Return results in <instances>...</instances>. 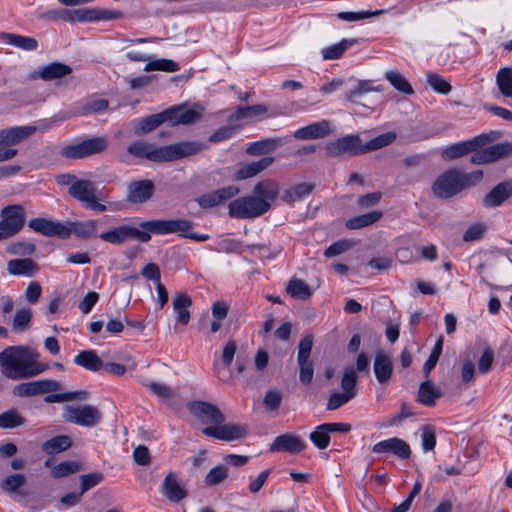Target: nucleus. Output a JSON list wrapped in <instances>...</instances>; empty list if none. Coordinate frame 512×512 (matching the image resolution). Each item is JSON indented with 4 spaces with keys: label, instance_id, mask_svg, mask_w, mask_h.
Segmentation results:
<instances>
[{
    "label": "nucleus",
    "instance_id": "1",
    "mask_svg": "<svg viewBox=\"0 0 512 512\" xmlns=\"http://www.w3.org/2000/svg\"><path fill=\"white\" fill-rule=\"evenodd\" d=\"M39 357V353L28 346H10L0 353V366L10 379L32 378L49 368L47 364L38 362Z\"/></svg>",
    "mask_w": 512,
    "mask_h": 512
},
{
    "label": "nucleus",
    "instance_id": "2",
    "mask_svg": "<svg viewBox=\"0 0 512 512\" xmlns=\"http://www.w3.org/2000/svg\"><path fill=\"white\" fill-rule=\"evenodd\" d=\"M206 146L200 142H179L167 146H156L144 140L130 143L127 153L137 159L150 162H170L201 152Z\"/></svg>",
    "mask_w": 512,
    "mask_h": 512
},
{
    "label": "nucleus",
    "instance_id": "3",
    "mask_svg": "<svg viewBox=\"0 0 512 512\" xmlns=\"http://www.w3.org/2000/svg\"><path fill=\"white\" fill-rule=\"evenodd\" d=\"M193 223L190 220L177 218V219H156L142 221L139 223L141 233L165 235L177 233L183 238L192 239L198 242H204L209 239L206 234H198L191 232Z\"/></svg>",
    "mask_w": 512,
    "mask_h": 512
},
{
    "label": "nucleus",
    "instance_id": "4",
    "mask_svg": "<svg viewBox=\"0 0 512 512\" xmlns=\"http://www.w3.org/2000/svg\"><path fill=\"white\" fill-rule=\"evenodd\" d=\"M36 132L32 125L14 126L0 130V163L13 159L18 150L13 146L20 144Z\"/></svg>",
    "mask_w": 512,
    "mask_h": 512
},
{
    "label": "nucleus",
    "instance_id": "5",
    "mask_svg": "<svg viewBox=\"0 0 512 512\" xmlns=\"http://www.w3.org/2000/svg\"><path fill=\"white\" fill-rule=\"evenodd\" d=\"M0 242L17 235L24 227L25 208L20 204H11L0 211Z\"/></svg>",
    "mask_w": 512,
    "mask_h": 512
},
{
    "label": "nucleus",
    "instance_id": "6",
    "mask_svg": "<svg viewBox=\"0 0 512 512\" xmlns=\"http://www.w3.org/2000/svg\"><path fill=\"white\" fill-rule=\"evenodd\" d=\"M270 210V205L254 194L239 197L229 204V215L236 219H254Z\"/></svg>",
    "mask_w": 512,
    "mask_h": 512
},
{
    "label": "nucleus",
    "instance_id": "7",
    "mask_svg": "<svg viewBox=\"0 0 512 512\" xmlns=\"http://www.w3.org/2000/svg\"><path fill=\"white\" fill-rule=\"evenodd\" d=\"M462 190L464 185L460 178V171L457 169L446 170L432 184L433 194L440 199L451 198Z\"/></svg>",
    "mask_w": 512,
    "mask_h": 512
},
{
    "label": "nucleus",
    "instance_id": "8",
    "mask_svg": "<svg viewBox=\"0 0 512 512\" xmlns=\"http://www.w3.org/2000/svg\"><path fill=\"white\" fill-rule=\"evenodd\" d=\"M498 136V132H490L488 134L478 135L467 141L452 144L442 151V158L446 160H453L465 156L470 152L474 153L476 149L481 148L488 142L496 140Z\"/></svg>",
    "mask_w": 512,
    "mask_h": 512
},
{
    "label": "nucleus",
    "instance_id": "9",
    "mask_svg": "<svg viewBox=\"0 0 512 512\" xmlns=\"http://www.w3.org/2000/svg\"><path fill=\"white\" fill-rule=\"evenodd\" d=\"M63 410L64 419L79 426L94 427L102 420V413L97 407L92 405L79 407L65 405Z\"/></svg>",
    "mask_w": 512,
    "mask_h": 512
},
{
    "label": "nucleus",
    "instance_id": "10",
    "mask_svg": "<svg viewBox=\"0 0 512 512\" xmlns=\"http://www.w3.org/2000/svg\"><path fill=\"white\" fill-rule=\"evenodd\" d=\"M74 199L84 203L87 208L98 212L107 210V206L97 201V188L90 180H78L68 189Z\"/></svg>",
    "mask_w": 512,
    "mask_h": 512
},
{
    "label": "nucleus",
    "instance_id": "11",
    "mask_svg": "<svg viewBox=\"0 0 512 512\" xmlns=\"http://www.w3.org/2000/svg\"><path fill=\"white\" fill-rule=\"evenodd\" d=\"M99 238L112 245H121L129 239L138 240L142 243L150 241V235L141 233L139 228L131 225H121L112 230L102 232Z\"/></svg>",
    "mask_w": 512,
    "mask_h": 512
},
{
    "label": "nucleus",
    "instance_id": "12",
    "mask_svg": "<svg viewBox=\"0 0 512 512\" xmlns=\"http://www.w3.org/2000/svg\"><path fill=\"white\" fill-rule=\"evenodd\" d=\"M328 157H337L341 154L360 155L365 154L362 141L358 135H347L325 145Z\"/></svg>",
    "mask_w": 512,
    "mask_h": 512
},
{
    "label": "nucleus",
    "instance_id": "13",
    "mask_svg": "<svg viewBox=\"0 0 512 512\" xmlns=\"http://www.w3.org/2000/svg\"><path fill=\"white\" fill-rule=\"evenodd\" d=\"M62 385L59 381L51 379H40L24 382L13 388V394L18 397H32L40 394L59 391Z\"/></svg>",
    "mask_w": 512,
    "mask_h": 512
},
{
    "label": "nucleus",
    "instance_id": "14",
    "mask_svg": "<svg viewBox=\"0 0 512 512\" xmlns=\"http://www.w3.org/2000/svg\"><path fill=\"white\" fill-rule=\"evenodd\" d=\"M249 428L246 424H218L217 426L205 427L202 433L206 436L222 440L234 441L244 438L248 434Z\"/></svg>",
    "mask_w": 512,
    "mask_h": 512
},
{
    "label": "nucleus",
    "instance_id": "15",
    "mask_svg": "<svg viewBox=\"0 0 512 512\" xmlns=\"http://www.w3.org/2000/svg\"><path fill=\"white\" fill-rule=\"evenodd\" d=\"M189 411L204 424H223L225 416L214 404L205 401H193L188 404Z\"/></svg>",
    "mask_w": 512,
    "mask_h": 512
},
{
    "label": "nucleus",
    "instance_id": "16",
    "mask_svg": "<svg viewBox=\"0 0 512 512\" xmlns=\"http://www.w3.org/2000/svg\"><path fill=\"white\" fill-rule=\"evenodd\" d=\"M512 152V144L509 142L494 144L483 149H476L470 161L472 164H486L508 156Z\"/></svg>",
    "mask_w": 512,
    "mask_h": 512
},
{
    "label": "nucleus",
    "instance_id": "17",
    "mask_svg": "<svg viewBox=\"0 0 512 512\" xmlns=\"http://www.w3.org/2000/svg\"><path fill=\"white\" fill-rule=\"evenodd\" d=\"M165 122H170L171 125H187L196 122L201 118L200 111L189 108L186 105H175L163 112Z\"/></svg>",
    "mask_w": 512,
    "mask_h": 512
},
{
    "label": "nucleus",
    "instance_id": "18",
    "mask_svg": "<svg viewBox=\"0 0 512 512\" xmlns=\"http://www.w3.org/2000/svg\"><path fill=\"white\" fill-rule=\"evenodd\" d=\"M72 73V68L61 62H51L47 65L39 66L28 75L30 80L41 79L43 81L60 80Z\"/></svg>",
    "mask_w": 512,
    "mask_h": 512
},
{
    "label": "nucleus",
    "instance_id": "19",
    "mask_svg": "<svg viewBox=\"0 0 512 512\" xmlns=\"http://www.w3.org/2000/svg\"><path fill=\"white\" fill-rule=\"evenodd\" d=\"M29 228L46 237H60L66 239L69 237L67 225L48 220L45 218H32L28 222Z\"/></svg>",
    "mask_w": 512,
    "mask_h": 512
},
{
    "label": "nucleus",
    "instance_id": "20",
    "mask_svg": "<svg viewBox=\"0 0 512 512\" xmlns=\"http://www.w3.org/2000/svg\"><path fill=\"white\" fill-rule=\"evenodd\" d=\"M239 192L240 189L236 186H226L201 195L199 198H197V203L202 208H212L226 202L227 200L232 199Z\"/></svg>",
    "mask_w": 512,
    "mask_h": 512
},
{
    "label": "nucleus",
    "instance_id": "21",
    "mask_svg": "<svg viewBox=\"0 0 512 512\" xmlns=\"http://www.w3.org/2000/svg\"><path fill=\"white\" fill-rule=\"evenodd\" d=\"M155 190V185L151 180L132 181L127 187L126 199L130 203H144L148 201Z\"/></svg>",
    "mask_w": 512,
    "mask_h": 512
},
{
    "label": "nucleus",
    "instance_id": "22",
    "mask_svg": "<svg viewBox=\"0 0 512 512\" xmlns=\"http://www.w3.org/2000/svg\"><path fill=\"white\" fill-rule=\"evenodd\" d=\"M374 453H391L401 459H408L411 450L408 443L400 438L393 437L382 440L372 447Z\"/></svg>",
    "mask_w": 512,
    "mask_h": 512
},
{
    "label": "nucleus",
    "instance_id": "23",
    "mask_svg": "<svg viewBox=\"0 0 512 512\" xmlns=\"http://www.w3.org/2000/svg\"><path fill=\"white\" fill-rule=\"evenodd\" d=\"M306 448V443L300 436L286 433L277 436L274 442L270 445L272 452H289L297 454Z\"/></svg>",
    "mask_w": 512,
    "mask_h": 512
},
{
    "label": "nucleus",
    "instance_id": "24",
    "mask_svg": "<svg viewBox=\"0 0 512 512\" xmlns=\"http://www.w3.org/2000/svg\"><path fill=\"white\" fill-rule=\"evenodd\" d=\"M162 494L171 502L179 503L187 497L186 489L181 485L178 476L174 472H169L161 485Z\"/></svg>",
    "mask_w": 512,
    "mask_h": 512
},
{
    "label": "nucleus",
    "instance_id": "25",
    "mask_svg": "<svg viewBox=\"0 0 512 512\" xmlns=\"http://www.w3.org/2000/svg\"><path fill=\"white\" fill-rule=\"evenodd\" d=\"M393 361L384 351H377L374 358L373 370L379 384H387L393 374Z\"/></svg>",
    "mask_w": 512,
    "mask_h": 512
},
{
    "label": "nucleus",
    "instance_id": "26",
    "mask_svg": "<svg viewBox=\"0 0 512 512\" xmlns=\"http://www.w3.org/2000/svg\"><path fill=\"white\" fill-rule=\"evenodd\" d=\"M331 133V125L329 120H321L314 122L305 127L297 129L293 136L299 140L322 139Z\"/></svg>",
    "mask_w": 512,
    "mask_h": 512
},
{
    "label": "nucleus",
    "instance_id": "27",
    "mask_svg": "<svg viewBox=\"0 0 512 512\" xmlns=\"http://www.w3.org/2000/svg\"><path fill=\"white\" fill-rule=\"evenodd\" d=\"M26 483V476L22 473L9 474L0 483L3 492L15 495L16 500L20 501L28 496V492L23 490L22 487Z\"/></svg>",
    "mask_w": 512,
    "mask_h": 512
},
{
    "label": "nucleus",
    "instance_id": "28",
    "mask_svg": "<svg viewBox=\"0 0 512 512\" xmlns=\"http://www.w3.org/2000/svg\"><path fill=\"white\" fill-rule=\"evenodd\" d=\"M7 271L10 275L33 277L39 271V265L30 257L8 261Z\"/></svg>",
    "mask_w": 512,
    "mask_h": 512
},
{
    "label": "nucleus",
    "instance_id": "29",
    "mask_svg": "<svg viewBox=\"0 0 512 512\" xmlns=\"http://www.w3.org/2000/svg\"><path fill=\"white\" fill-rule=\"evenodd\" d=\"M273 162L274 157H263L258 161L246 163L237 169L233 178L238 181L252 178L268 168Z\"/></svg>",
    "mask_w": 512,
    "mask_h": 512
},
{
    "label": "nucleus",
    "instance_id": "30",
    "mask_svg": "<svg viewBox=\"0 0 512 512\" xmlns=\"http://www.w3.org/2000/svg\"><path fill=\"white\" fill-rule=\"evenodd\" d=\"M279 184L273 179H264L259 181L253 188V194L260 200L265 201L272 206V203L278 198Z\"/></svg>",
    "mask_w": 512,
    "mask_h": 512
},
{
    "label": "nucleus",
    "instance_id": "31",
    "mask_svg": "<svg viewBox=\"0 0 512 512\" xmlns=\"http://www.w3.org/2000/svg\"><path fill=\"white\" fill-rule=\"evenodd\" d=\"M512 195V185L503 182L496 185L483 199L485 207H496L501 205Z\"/></svg>",
    "mask_w": 512,
    "mask_h": 512
},
{
    "label": "nucleus",
    "instance_id": "32",
    "mask_svg": "<svg viewBox=\"0 0 512 512\" xmlns=\"http://www.w3.org/2000/svg\"><path fill=\"white\" fill-rule=\"evenodd\" d=\"M0 38L6 44L25 51H35L38 48V41L34 37L2 32Z\"/></svg>",
    "mask_w": 512,
    "mask_h": 512
},
{
    "label": "nucleus",
    "instance_id": "33",
    "mask_svg": "<svg viewBox=\"0 0 512 512\" xmlns=\"http://www.w3.org/2000/svg\"><path fill=\"white\" fill-rule=\"evenodd\" d=\"M192 305V299L187 294L177 293L173 298V310L176 314V321L187 325L190 320L188 308Z\"/></svg>",
    "mask_w": 512,
    "mask_h": 512
},
{
    "label": "nucleus",
    "instance_id": "34",
    "mask_svg": "<svg viewBox=\"0 0 512 512\" xmlns=\"http://www.w3.org/2000/svg\"><path fill=\"white\" fill-rule=\"evenodd\" d=\"M358 43L356 38H344L340 42L321 50V56L324 60H337L352 46Z\"/></svg>",
    "mask_w": 512,
    "mask_h": 512
},
{
    "label": "nucleus",
    "instance_id": "35",
    "mask_svg": "<svg viewBox=\"0 0 512 512\" xmlns=\"http://www.w3.org/2000/svg\"><path fill=\"white\" fill-rule=\"evenodd\" d=\"M74 363L92 372L99 371L103 366V361L94 350L80 351L75 356Z\"/></svg>",
    "mask_w": 512,
    "mask_h": 512
},
{
    "label": "nucleus",
    "instance_id": "36",
    "mask_svg": "<svg viewBox=\"0 0 512 512\" xmlns=\"http://www.w3.org/2000/svg\"><path fill=\"white\" fill-rule=\"evenodd\" d=\"M442 396V391L430 380L426 379L419 386L418 401L426 406H434L438 398Z\"/></svg>",
    "mask_w": 512,
    "mask_h": 512
},
{
    "label": "nucleus",
    "instance_id": "37",
    "mask_svg": "<svg viewBox=\"0 0 512 512\" xmlns=\"http://www.w3.org/2000/svg\"><path fill=\"white\" fill-rule=\"evenodd\" d=\"M69 236L73 233L81 238H89L96 235L98 230L97 220L71 222L67 225Z\"/></svg>",
    "mask_w": 512,
    "mask_h": 512
},
{
    "label": "nucleus",
    "instance_id": "38",
    "mask_svg": "<svg viewBox=\"0 0 512 512\" xmlns=\"http://www.w3.org/2000/svg\"><path fill=\"white\" fill-rule=\"evenodd\" d=\"M372 91L381 92L383 88L381 85L373 86L371 80H358L356 86L345 93V99L352 103H359L358 99L365 93Z\"/></svg>",
    "mask_w": 512,
    "mask_h": 512
},
{
    "label": "nucleus",
    "instance_id": "39",
    "mask_svg": "<svg viewBox=\"0 0 512 512\" xmlns=\"http://www.w3.org/2000/svg\"><path fill=\"white\" fill-rule=\"evenodd\" d=\"M383 216L381 211H372L355 216L346 221V227L351 230L362 229L379 221Z\"/></svg>",
    "mask_w": 512,
    "mask_h": 512
},
{
    "label": "nucleus",
    "instance_id": "40",
    "mask_svg": "<svg viewBox=\"0 0 512 512\" xmlns=\"http://www.w3.org/2000/svg\"><path fill=\"white\" fill-rule=\"evenodd\" d=\"M72 444L69 436H55L42 444V450L48 455H54L67 450Z\"/></svg>",
    "mask_w": 512,
    "mask_h": 512
},
{
    "label": "nucleus",
    "instance_id": "41",
    "mask_svg": "<svg viewBox=\"0 0 512 512\" xmlns=\"http://www.w3.org/2000/svg\"><path fill=\"white\" fill-rule=\"evenodd\" d=\"M287 292L291 297L299 300H307L312 296L310 286L302 279L292 278L288 282Z\"/></svg>",
    "mask_w": 512,
    "mask_h": 512
},
{
    "label": "nucleus",
    "instance_id": "42",
    "mask_svg": "<svg viewBox=\"0 0 512 512\" xmlns=\"http://www.w3.org/2000/svg\"><path fill=\"white\" fill-rule=\"evenodd\" d=\"M385 79L399 92L412 95L414 90L408 80L397 70H390L385 73Z\"/></svg>",
    "mask_w": 512,
    "mask_h": 512
},
{
    "label": "nucleus",
    "instance_id": "43",
    "mask_svg": "<svg viewBox=\"0 0 512 512\" xmlns=\"http://www.w3.org/2000/svg\"><path fill=\"white\" fill-rule=\"evenodd\" d=\"M280 143L281 140L278 138H269L256 141L248 144L246 148V153L249 155L266 154L272 152L278 145H280Z\"/></svg>",
    "mask_w": 512,
    "mask_h": 512
},
{
    "label": "nucleus",
    "instance_id": "44",
    "mask_svg": "<svg viewBox=\"0 0 512 512\" xmlns=\"http://www.w3.org/2000/svg\"><path fill=\"white\" fill-rule=\"evenodd\" d=\"M163 113L153 114L138 120L137 126L135 127L136 135H143L151 132L152 130L159 127L164 123Z\"/></svg>",
    "mask_w": 512,
    "mask_h": 512
},
{
    "label": "nucleus",
    "instance_id": "45",
    "mask_svg": "<svg viewBox=\"0 0 512 512\" xmlns=\"http://www.w3.org/2000/svg\"><path fill=\"white\" fill-rule=\"evenodd\" d=\"M35 251V244L28 240L13 241L6 246V252L8 254L22 256L24 258L32 256Z\"/></svg>",
    "mask_w": 512,
    "mask_h": 512
},
{
    "label": "nucleus",
    "instance_id": "46",
    "mask_svg": "<svg viewBox=\"0 0 512 512\" xmlns=\"http://www.w3.org/2000/svg\"><path fill=\"white\" fill-rule=\"evenodd\" d=\"M313 189L314 185L312 184L300 183L286 190L283 195V199L287 203H294L308 196L313 191Z\"/></svg>",
    "mask_w": 512,
    "mask_h": 512
},
{
    "label": "nucleus",
    "instance_id": "47",
    "mask_svg": "<svg viewBox=\"0 0 512 512\" xmlns=\"http://www.w3.org/2000/svg\"><path fill=\"white\" fill-rule=\"evenodd\" d=\"M81 142L87 157L104 152L108 148L109 143L106 136L92 137Z\"/></svg>",
    "mask_w": 512,
    "mask_h": 512
},
{
    "label": "nucleus",
    "instance_id": "48",
    "mask_svg": "<svg viewBox=\"0 0 512 512\" xmlns=\"http://www.w3.org/2000/svg\"><path fill=\"white\" fill-rule=\"evenodd\" d=\"M496 84L505 97H512V68H501L496 76Z\"/></svg>",
    "mask_w": 512,
    "mask_h": 512
},
{
    "label": "nucleus",
    "instance_id": "49",
    "mask_svg": "<svg viewBox=\"0 0 512 512\" xmlns=\"http://www.w3.org/2000/svg\"><path fill=\"white\" fill-rule=\"evenodd\" d=\"M357 374L356 370L353 367L345 368L342 379H341V388L344 393L351 395L353 398L356 396V384H357Z\"/></svg>",
    "mask_w": 512,
    "mask_h": 512
},
{
    "label": "nucleus",
    "instance_id": "50",
    "mask_svg": "<svg viewBox=\"0 0 512 512\" xmlns=\"http://www.w3.org/2000/svg\"><path fill=\"white\" fill-rule=\"evenodd\" d=\"M267 110V107L263 104L238 107V109L231 115V120L238 121L245 118H252L266 113Z\"/></svg>",
    "mask_w": 512,
    "mask_h": 512
},
{
    "label": "nucleus",
    "instance_id": "51",
    "mask_svg": "<svg viewBox=\"0 0 512 512\" xmlns=\"http://www.w3.org/2000/svg\"><path fill=\"white\" fill-rule=\"evenodd\" d=\"M395 139L396 134L394 132L383 133L363 144V148L365 149V153L375 151L392 144Z\"/></svg>",
    "mask_w": 512,
    "mask_h": 512
},
{
    "label": "nucleus",
    "instance_id": "52",
    "mask_svg": "<svg viewBox=\"0 0 512 512\" xmlns=\"http://www.w3.org/2000/svg\"><path fill=\"white\" fill-rule=\"evenodd\" d=\"M309 439L319 450L326 449L330 444V434L324 428V424L318 425L309 435Z\"/></svg>",
    "mask_w": 512,
    "mask_h": 512
},
{
    "label": "nucleus",
    "instance_id": "53",
    "mask_svg": "<svg viewBox=\"0 0 512 512\" xmlns=\"http://www.w3.org/2000/svg\"><path fill=\"white\" fill-rule=\"evenodd\" d=\"M24 423L25 419L16 410H8L0 415V428L12 429Z\"/></svg>",
    "mask_w": 512,
    "mask_h": 512
},
{
    "label": "nucleus",
    "instance_id": "54",
    "mask_svg": "<svg viewBox=\"0 0 512 512\" xmlns=\"http://www.w3.org/2000/svg\"><path fill=\"white\" fill-rule=\"evenodd\" d=\"M81 470V464L76 461H64L55 465L51 470L54 478H62Z\"/></svg>",
    "mask_w": 512,
    "mask_h": 512
},
{
    "label": "nucleus",
    "instance_id": "55",
    "mask_svg": "<svg viewBox=\"0 0 512 512\" xmlns=\"http://www.w3.org/2000/svg\"><path fill=\"white\" fill-rule=\"evenodd\" d=\"M88 392L86 391H73L66 393L49 394L45 397L46 403H60L65 401H72L75 399H87Z\"/></svg>",
    "mask_w": 512,
    "mask_h": 512
},
{
    "label": "nucleus",
    "instance_id": "56",
    "mask_svg": "<svg viewBox=\"0 0 512 512\" xmlns=\"http://www.w3.org/2000/svg\"><path fill=\"white\" fill-rule=\"evenodd\" d=\"M180 67L178 65V63H176L175 61L173 60H170V59H158V60H153V61H150L146 64L144 70L149 72V71H154V70H159V71H165V72H177L179 71Z\"/></svg>",
    "mask_w": 512,
    "mask_h": 512
},
{
    "label": "nucleus",
    "instance_id": "57",
    "mask_svg": "<svg viewBox=\"0 0 512 512\" xmlns=\"http://www.w3.org/2000/svg\"><path fill=\"white\" fill-rule=\"evenodd\" d=\"M229 469L225 465H218L212 468L205 477V483L208 486H216L222 483L228 477Z\"/></svg>",
    "mask_w": 512,
    "mask_h": 512
},
{
    "label": "nucleus",
    "instance_id": "58",
    "mask_svg": "<svg viewBox=\"0 0 512 512\" xmlns=\"http://www.w3.org/2000/svg\"><path fill=\"white\" fill-rule=\"evenodd\" d=\"M32 319V311L28 308L20 309L16 312L13 319V330L22 332L26 330Z\"/></svg>",
    "mask_w": 512,
    "mask_h": 512
},
{
    "label": "nucleus",
    "instance_id": "59",
    "mask_svg": "<svg viewBox=\"0 0 512 512\" xmlns=\"http://www.w3.org/2000/svg\"><path fill=\"white\" fill-rule=\"evenodd\" d=\"M427 82L434 91L441 94H448L452 89L449 82L436 73H429L427 75Z\"/></svg>",
    "mask_w": 512,
    "mask_h": 512
},
{
    "label": "nucleus",
    "instance_id": "60",
    "mask_svg": "<svg viewBox=\"0 0 512 512\" xmlns=\"http://www.w3.org/2000/svg\"><path fill=\"white\" fill-rule=\"evenodd\" d=\"M384 13V10L376 11H360V12H339L337 17L343 21L355 22L367 19L373 16H378Z\"/></svg>",
    "mask_w": 512,
    "mask_h": 512
},
{
    "label": "nucleus",
    "instance_id": "61",
    "mask_svg": "<svg viewBox=\"0 0 512 512\" xmlns=\"http://www.w3.org/2000/svg\"><path fill=\"white\" fill-rule=\"evenodd\" d=\"M422 449L424 452L432 451L436 445V433L432 426L425 425L422 427Z\"/></svg>",
    "mask_w": 512,
    "mask_h": 512
},
{
    "label": "nucleus",
    "instance_id": "62",
    "mask_svg": "<svg viewBox=\"0 0 512 512\" xmlns=\"http://www.w3.org/2000/svg\"><path fill=\"white\" fill-rule=\"evenodd\" d=\"M354 242L351 240L343 239L331 244L325 251L324 255L328 258L340 255L350 248H352Z\"/></svg>",
    "mask_w": 512,
    "mask_h": 512
},
{
    "label": "nucleus",
    "instance_id": "63",
    "mask_svg": "<svg viewBox=\"0 0 512 512\" xmlns=\"http://www.w3.org/2000/svg\"><path fill=\"white\" fill-rule=\"evenodd\" d=\"M313 347V336L311 334L304 336L298 345L297 362L309 360Z\"/></svg>",
    "mask_w": 512,
    "mask_h": 512
},
{
    "label": "nucleus",
    "instance_id": "64",
    "mask_svg": "<svg viewBox=\"0 0 512 512\" xmlns=\"http://www.w3.org/2000/svg\"><path fill=\"white\" fill-rule=\"evenodd\" d=\"M351 399H353V397L347 393L338 391L332 392L327 402V410H336L345 405Z\"/></svg>",
    "mask_w": 512,
    "mask_h": 512
}]
</instances>
